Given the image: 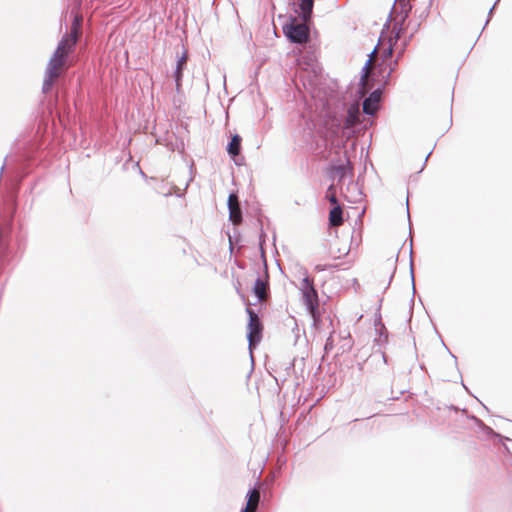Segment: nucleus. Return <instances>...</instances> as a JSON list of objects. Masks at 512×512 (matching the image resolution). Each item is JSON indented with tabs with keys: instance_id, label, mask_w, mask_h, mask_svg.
Returning a JSON list of instances; mask_svg holds the SVG:
<instances>
[{
	"instance_id": "nucleus-4",
	"label": "nucleus",
	"mask_w": 512,
	"mask_h": 512,
	"mask_svg": "<svg viewBox=\"0 0 512 512\" xmlns=\"http://www.w3.org/2000/svg\"><path fill=\"white\" fill-rule=\"evenodd\" d=\"M309 22H298L297 18H293L291 22L284 26L286 36L295 43H305L309 39Z\"/></svg>"
},
{
	"instance_id": "nucleus-1",
	"label": "nucleus",
	"mask_w": 512,
	"mask_h": 512,
	"mask_svg": "<svg viewBox=\"0 0 512 512\" xmlns=\"http://www.w3.org/2000/svg\"><path fill=\"white\" fill-rule=\"evenodd\" d=\"M403 28L400 24L395 22L391 29L382 32L377 46L369 55V59L363 68V75L361 77L362 94L367 93L372 87L371 81L374 80V69L376 68L377 58H381L378 64L379 74L382 77L384 84L391 74L398 66V60L402 57L406 50V40L402 39Z\"/></svg>"
},
{
	"instance_id": "nucleus-19",
	"label": "nucleus",
	"mask_w": 512,
	"mask_h": 512,
	"mask_svg": "<svg viewBox=\"0 0 512 512\" xmlns=\"http://www.w3.org/2000/svg\"><path fill=\"white\" fill-rule=\"evenodd\" d=\"M344 169H345V168H344L343 166H340V167H338V168H337V171H339V172H341V173L343 174Z\"/></svg>"
},
{
	"instance_id": "nucleus-8",
	"label": "nucleus",
	"mask_w": 512,
	"mask_h": 512,
	"mask_svg": "<svg viewBox=\"0 0 512 512\" xmlns=\"http://www.w3.org/2000/svg\"><path fill=\"white\" fill-rule=\"evenodd\" d=\"M228 208L230 220L235 225L240 224L242 221V213L238 201V196L235 193H231L228 197Z\"/></svg>"
},
{
	"instance_id": "nucleus-3",
	"label": "nucleus",
	"mask_w": 512,
	"mask_h": 512,
	"mask_svg": "<svg viewBox=\"0 0 512 512\" xmlns=\"http://www.w3.org/2000/svg\"><path fill=\"white\" fill-rule=\"evenodd\" d=\"M300 289L302 292L303 302L314 323L317 324L320 321L321 315L319 311V297L316 289L314 288L313 280L309 277H305L302 280Z\"/></svg>"
},
{
	"instance_id": "nucleus-9",
	"label": "nucleus",
	"mask_w": 512,
	"mask_h": 512,
	"mask_svg": "<svg viewBox=\"0 0 512 512\" xmlns=\"http://www.w3.org/2000/svg\"><path fill=\"white\" fill-rule=\"evenodd\" d=\"M382 91L380 88L374 90L363 102V111L366 114L373 115L379 108Z\"/></svg>"
},
{
	"instance_id": "nucleus-17",
	"label": "nucleus",
	"mask_w": 512,
	"mask_h": 512,
	"mask_svg": "<svg viewBox=\"0 0 512 512\" xmlns=\"http://www.w3.org/2000/svg\"><path fill=\"white\" fill-rule=\"evenodd\" d=\"M332 348V336H330L327 341H326V344H325V350H328V349H331Z\"/></svg>"
},
{
	"instance_id": "nucleus-5",
	"label": "nucleus",
	"mask_w": 512,
	"mask_h": 512,
	"mask_svg": "<svg viewBox=\"0 0 512 512\" xmlns=\"http://www.w3.org/2000/svg\"><path fill=\"white\" fill-rule=\"evenodd\" d=\"M246 311L249 316L247 338L249 341V348L252 350L262 339L263 325L254 310L247 308Z\"/></svg>"
},
{
	"instance_id": "nucleus-11",
	"label": "nucleus",
	"mask_w": 512,
	"mask_h": 512,
	"mask_svg": "<svg viewBox=\"0 0 512 512\" xmlns=\"http://www.w3.org/2000/svg\"><path fill=\"white\" fill-rule=\"evenodd\" d=\"M359 106L358 104L351 105L347 110V115L344 121L345 128H351L359 122Z\"/></svg>"
},
{
	"instance_id": "nucleus-13",
	"label": "nucleus",
	"mask_w": 512,
	"mask_h": 512,
	"mask_svg": "<svg viewBox=\"0 0 512 512\" xmlns=\"http://www.w3.org/2000/svg\"><path fill=\"white\" fill-rule=\"evenodd\" d=\"M342 223V209L339 205H336L329 213V224L333 227H338Z\"/></svg>"
},
{
	"instance_id": "nucleus-15",
	"label": "nucleus",
	"mask_w": 512,
	"mask_h": 512,
	"mask_svg": "<svg viewBox=\"0 0 512 512\" xmlns=\"http://www.w3.org/2000/svg\"><path fill=\"white\" fill-rule=\"evenodd\" d=\"M327 198L329 199V201L332 204H337V198H336V195H335V192H334V189H333L332 186H330L329 189H328Z\"/></svg>"
},
{
	"instance_id": "nucleus-14",
	"label": "nucleus",
	"mask_w": 512,
	"mask_h": 512,
	"mask_svg": "<svg viewBox=\"0 0 512 512\" xmlns=\"http://www.w3.org/2000/svg\"><path fill=\"white\" fill-rule=\"evenodd\" d=\"M241 140V137L237 134L232 136L227 148V151L231 156L234 157L239 155L241 149Z\"/></svg>"
},
{
	"instance_id": "nucleus-12",
	"label": "nucleus",
	"mask_w": 512,
	"mask_h": 512,
	"mask_svg": "<svg viewBox=\"0 0 512 512\" xmlns=\"http://www.w3.org/2000/svg\"><path fill=\"white\" fill-rule=\"evenodd\" d=\"M260 501V492L258 489H253L248 494V500L243 512H255Z\"/></svg>"
},
{
	"instance_id": "nucleus-2",
	"label": "nucleus",
	"mask_w": 512,
	"mask_h": 512,
	"mask_svg": "<svg viewBox=\"0 0 512 512\" xmlns=\"http://www.w3.org/2000/svg\"><path fill=\"white\" fill-rule=\"evenodd\" d=\"M82 22V15L78 12L75 13L70 31L62 37L50 58L43 82V91L45 93L51 90L55 81L71 66L69 55L74 50L81 35Z\"/></svg>"
},
{
	"instance_id": "nucleus-10",
	"label": "nucleus",
	"mask_w": 512,
	"mask_h": 512,
	"mask_svg": "<svg viewBox=\"0 0 512 512\" xmlns=\"http://www.w3.org/2000/svg\"><path fill=\"white\" fill-rule=\"evenodd\" d=\"M188 61V53L185 50L177 61V67L175 71L176 90L179 92L181 89V80L183 76V70Z\"/></svg>"
},
{
	"instance_id": "nucleus-6",
	"label": "nucleus",
	"mask_w": 512,
	"mask_h": 512,
	"mask_svg": "<svg viewBox=\"0 0 512 512\" xmlns=\"http://www.w3.org/2000/svg\"><path fill=\"white\" fill-rule=\"evenodd\" d=\"M295 13L301 21L310 22L313 14L314 0H291Z\"/></svg>"
},
{
	"instance_id": "nucleus-16",
	"label": "nucleus",
	"mask_w": 512,
	"mask_h": 512,
	"mask_svg": "<svg viewBox=\"0 0 512 512\" xmlns=\"http://www.w3.org/2000/svg\"><path fill=\"white\" fill-rule=\"evenodd\" d=\"M388 261H389L390 269H391L392 271H394V270H395V268H396L395 264H396V261H397V253H392V255L390 256V258L388 259Z\"/></svg>"
},
{
	"instance_id": "nucleus-7",
	"label": "nucleus",
	"mask_w": 512,
	"mask_h": 512,
	"mask_svg": "<svg viewBox=\"0 0 512 512\" xmlns=\"http://www.w3.org/2000/svg\"><path fill=\"white\" fill-rule=\"evenodd\" d=\"M253 292L261 302L266 301L269 297V274L266 264L264 265V275L255 281Z\"/></svg>"
},
{
	"instance_id": "nucleus-18",
	"label": "nucleus",
	"mask_w": 512,
	"mask_h": 512,
	"mask_svg": "<svg viewBox=\"0 0 512 512\" xmlns=\"http://www.w3.org/2000/svg\"><path fill=\"white\" fill-rule=\"evenodd\" d=\"M484 431H485V433H486L487 435H494V434H493V431H492L490 428H487V427H486V428L484 429Z\"/></svg>"
}]
</instances>
